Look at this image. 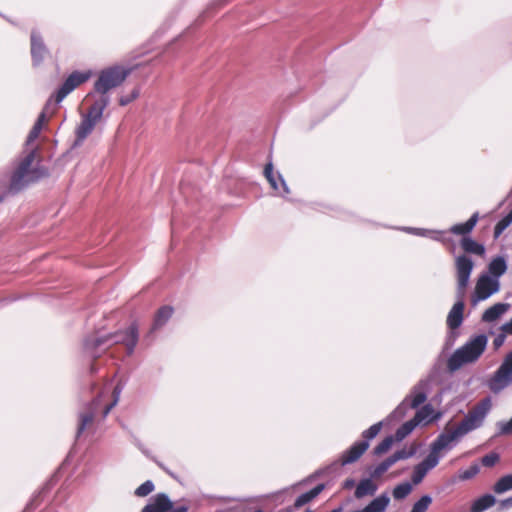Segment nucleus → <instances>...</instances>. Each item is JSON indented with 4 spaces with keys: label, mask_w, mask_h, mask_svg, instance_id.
<instances>
[{
    "label": "nucleus",
    "mask_w": 512,
    "mask_h": 512,
    "mask_svg": "<svg viewBox=\"0 0 512 512\" xmlns=\"http://www.w3.org/2000/svg\"><path fill=\"white\" fill-rule=\"evenodd\" d=\"M369 448L367 441H357L347 449L341 457V465L345 466L356 462Z\"/></svg>",
    "instance_id": "f3484780"
},
{
    "label": "nucleus",
    "mask_w": 512,
    "mask_h": 512,
    "mask_svg": "<svg viewBox=\"0 0 512 512\" xmlns=\"http://www.w3.org/2000/svg\"><path fill=\"white\" fill-rule=\"evenodd\" d=\"M128 76V71L124 68L114 66L104 69L100 72L98 79L94 83V89L87 97L93 101L107 100V106L110 103L108 92L120 86Z\"/></svg>",
    "instance_id": "7ed1b4c3"
},
{
    "label": "nucleus",
    "mask_w": 512,
    "mask_h": 512,
    "mask_svg": "<svg viewBox=\"0 0 512 512\" xmlns=\"http://www.w3.org/2000/svg\"><path fill=\"white\" fill-rule=\"evenodd\" d=\"M463 298L459 297V300L453 305L452 309L447 316V325L450 329H457L463 322V311H464Z\"/></svg>",
    "instance_id": "a211bd4d"
},
{
    "label": "nucleus",
    "mask_w": 512,
    "mask_h": 512,
    "mask_svg": "<svg viewBox=\"0 0 512 512\" xmlns=\"http://www.w3.org/2000/svg\"><path fill=\"white\" fill-rule=\"evenodd\" d=\"M382 428V422H378L370 426L367 430L363 431L362 441H367V443L370 442V440L374 439L380 432Z\"/></svg>",
    "instance_id": "4c0bfd02"
},
{
    "label": "nucleus",
    "mask_w": 512,
    "mask_h": 512,
    "mask_svg": "<svg viewBox=\"0 0 512 512\" xmlns=\"http://www.w3.org/2000/svg\"><path fill=\"white\" fill-rule=\"evenodd\" d=\"M305 512H313V511H312V510H310V509H307Z\"/></svg>",
    "instance_id": "680f3d73"
},
{
    "label": "nucleus",
    "mask_w": 512,
    "mask_h": 512,
    "mask_svg": "<svg viewBox=\"0 0 512 512\" xmlns=\"http://www.w3.org/2000/svg\"><path fill=\"white\" fill-rule=\"evenodd\" d=\"M480 471V467L478 464H472L468 469L462 471L459 474L460 480H469L475 477Z\"/></svg>",
    "instance_id": "37998d69"
},
{
    "label": "nucleus",
    "mask_w": 512,
    "mask_h": 512,
    "mask_svg": "<svg viewBox=\"0 0 512 512\" xmlns=\"http://www.w3.org/2000/svg\"><path fill=\"white\" fill-rule=\"evenodd\" d=\"M456 275H457V295L463 298L465 290L469 284L470 276L474 267V263L466 255H460L456 258Z\"/></svg>",
    "instance_id": "9b49d317"
},
{
    "label": "nucleus",
    "mask_w": 512,
    "mask_h": 512,
    "mask_svg": "<svg viewBox=\"0 0 512 512\" xmlns=\"http://www.w3.org/2000/svg\"><path fill=\"white\" fill-rule=\"evenodd\" d=\"M488 338L484 334H479L471 338L465 345L455 350L448 359V368L450 371H456L464 364L476 361L484 352L487 346Z\"/></svg>",
    "instance_id": "20e7f679"
},
{
    "label": "nucleus",
    "mask_w": 512,
    "mask_h": 512,
    "mask_svg": "<svg viewBox=\"0 0 512 512\" xmlns=\"http://www.w3.org/2000/svg\"><path fill=\"white\" fill-rule=\"evenodd\" d=\"M496 494H502L512 490V474L501 477L493 486Z\"/></svg>",
    "instance_id": "7c9ffc66"
},
{
    "label": "nucleus",
    "mask_w": 512,
    "mask_h": 512,
    "mask_svg": "<svg viewBox=\"0 0 512 512\" xmlns=\"http://www.w3.org/2000/svg\"><path fill=\"white\" fill-rule=\"evenodd\" d=\"M505 229H506L505 226H503L502 224L497 222V224L494 227V236L496 238L499 237L504 232Z\"/></svg>",
    "instance_id": "603ef678"
},
{
    "label": "nucleus",
    "mask_w": 512,
    "mask_h": 512,
    "mask_svg": "<svg viewBox=\"0 0 512 512\" xmlns=\"http://www.w3.org/2000/svg\"><path fill=\"white\" fill-rule=\"evenodd\" d=\"M154 489V483L151 480H147L144 483H142L138 488H136L134 493L138 497H145L149 495L151 492H153Z\"/></svg>",
    "instance_id": "58836bf2"
},
{
    "label": "nucleus",
    "mask_w": 512,
    "mask_h": 512,
    "mask_svg": "<svg viewBox=\"0 0 512 512\" xmlns=\"http://www.w3.org/2000/svg\"><path fill=\"white\" fill-rule=\"evenodd\" d=\"M120 392H121V389L119 388V386H116L113 390L114 400L111 403L107 404L103 408V413H102L103 418H106L108 416V414L110 413V411L112 410V408L117 404Z\"/></svg>",
    "instance_id": "c03bdc74"
},
{
    "label": "nucleus",
    "mask_w": 512,
    "mask_h": 512,
    "mask_svg": "<svg viewBox=\"0 0 512 512\" xmlns=\"http://www.w3.org/2000/svg\"><path fill=\"white\" fill-rule=\"evenodd\" d=\"M417 427V424L410 419L409 421L402 424L395 432L394 438L396 441H402L406 438L413 430Z\"/></svg>",
    "instance_id": "c85d7f7f"
},
{
    "label": "nucleus",
    "mask_w": 512,
    "mask_h": 512,
    "mask_svg": "<svg viewBox=\"0 0 512 512\" xmlns=\"http://www.w3.org/2000/svg\"><path fill=\"white\" fill-rule=\"evenodd\" d=\"M264 175L266 179L268 180L270 186L277 191L278 195L286 198L287 195L290 193L289 187L285 180L283 179L282 175L277 173L275 176L273 173V165L271 162L266 164L264 168Z\"/></svg>",
    "instance_id": "dca6fc26"
},
{
    "label": "nucleus",
    "mask_w": 512,
    "mask_h": 512,
    "mask_svg": "<svg viewBox=\"0 0 512 512\" xmlns=\"http://www.w3.org/2000/svg\"><path fill=\"white\" fill-rule=\"evenodd\" d=\"M102 395L100 392L94 399L86 405L84 411L79 413V424L76 431V438H79L85 429L90 426L102 405Z\"/></svg>",
    "instance_id": "ddd939ff"
},
{
    "label": "nucleus",
    "mask_w": 512,
    "mask_h": 512,
    "mask_svg": "<svg viewBox=\"0 0 512 512\" xmlns=\"http://www.w3.org/2000/svg\"><path fill=\"white\" fill-rule=\"evenodd\" d=\"M31 57L34 66H39L48 55L49 51L44 40L37 30L31 31Z\"/></svg>",
    "instance_id": "2eb2a0df"
},
{
    "label": "nucleus",
    "mask_w": 512,
    "mask_h": 512,
    "mask_svg": "<svg viewBox=\"0 0 512 512\" xmlns=\"http://www.w3.org/2000/svg\"><path fill=\"white\" fill-rule=\"evenodd\" d=\"M428 386L427 380H420L411 390V393L407 395L404 400L391 412L389 419L400 420L409 411V409H415L423 404L426 399V389Z\"/></svg>",
    "instance_id": "0eeeda50"
},
{
    "label": "nucleus",
    "mask_w": 512,
    "mask_h": 512,
    "mask_svg": "<svg viewBox=\"0 0 512 512\" xmlns=\"http://www.w3.org/2000/svg\"><path fill=\"white\" fill-rule=\"evenodd\" d=\"M216 512H236V508L231 507V508L224 509V510H217Z\"/></svg>",
    "instance_id": "6e6d98bb"
},
{
    "label": "nucleus",
    "mask_w": 512,
    "mask_h": 512,
    "mask_svg": "<svg viewBox=\"0 0 512 512\" xmlns=\"http://www.w3.org/2000/svg\"><path fill=\"white\" fill-rule=\"evenodd\" d=\"M107 100L93 101L87 112L82 115L80 124L75 129L74 146H80L92 133L97 123L101 120L107 107Z\"/></svg>",
    "instance_id": "39448f33"
},
{
    "label": "nucleus",
    "mask_w": 512,
    "mask_h": 512,
    "mask_svg": "<svg viewBox=\"0 0 512 512\" xmlns=\"http://www.w3.org/2000/svg\"><path fill=\"white\" fill-rule=\"evenodd\" d=\"M394 436L390 435L385 437L373 450L374 455L380 456L386 453L395 442Z\"/></svg>",
    "instance_id": "f704fd0d"
},
{
    "label": "nucleus",
    "mask_w": 512,
    "mask_h": 512,
    "mask_svg": "<svg viewBox=\"0 0 512 512\" xmlns=\"http://www.w3.org/2000/svg\"><path fill=\"white\" fill-rule=\"evenodd\" d=\"M35 155V149H31L20 159L10 178L9 193L16 194L30 183L37 181L41 176L46 175L44 170L31 168Z\"/></svg>",
    "instance_id": "f03ea898"
},
{
    "label": "nucleus",
    "mask_w": 512,
    "mask_h": 512,
    "mask_svg": "<svg viewBox=\"0 0 512 512\" xmlns=\"http://www.w3.org/2000/svg\"><path fill=\"white\" fill-rule=\"evenodd\" d=\"M91 77L90 71H74L72 72L59 87L54 94L56 103L62 102L67 95L74 91L81 84L85 83Z\"/></svg>",
    "instance_id": "9d476101"
},
{
    "label": "nucleus",
    "mask_w": 512,
    "mask_h": 512,
    "mask_svg": "<svg viewBox=\"0 0 512 512\" xmlns=\"http://www.w3.org/2000/svg\"><path fill=\"white\" fill-rule=\"evenodd\" d=\"M432 413L433 409L431 405H425L416 412L415 416L412 419L417 424V426L423 422L429 423L431 421V419L429 418Z\"/></svg>",
    "instance_id": "72a5a7b5"
},
{
    "label": "nucleus",
    "mask_w": 512,
    "mask_h": 512,
    "mask_svg": "<svg viewBox=\"0 0 512 512\" xmlns=\"http://www.w3.org/2000/svg\"><path fill=\"white\" fill-rule=\"evenodd\" d=\"M174 309L172 306L164 305L160 307L154 317L153 324L149 331V335L155 333L157 330L161 329L172 317Z\"/></svg>",
    "instance_id": "6ab92c4d"
},
{
    "label": "nucleus",
    "mask_w": 512,
    "mask_h": 512,
    "mask_svg": "<svg viewBox=\"0 0 512 512\" xmlns=\"http://www.w3.org/2000/svg\"><path fill=\"white\" fill-rule=\"evenodd\" d=\"M507 271V262L503 256H497L493 258L488 264V272H485L489 276L499 280V278Z\"/></svg>",
    "instance_id": "4be33fe9"
},
{
    "label": "nucleus",
    "mask_w": 512,
    "mask_h": 512,
    "mask_svg": "<svg viewBox=\"0 0 512 512\" xmlns=\"http://www.w3.org/2000/svg\"><path fill=\"white\" fill-rule=\"evenodd\" d=\"M427 473L428 471L424 467H422L420 464H417L413 469L412 483L414 485H418L422 482Z\"/></svg>",
    "instance_id": "a19ab883"
},
{
    "label": "nucleus",
    "mask_w": 512,
    "mask_h": 512,
    "mask_svg": "<svg viewBox=\"0 0 512 512\" xmlns=\"http://www.w3.org/2000/svg\"><path fill=\"white\" fill-rule=\"evenodd\" d=\"M479 219L478 212H475L465 223L455 224L450 228V232L456 235L466 236L476 226Z\"/></svg>",
    "instance_id": "5701e85b"
},
{
    "label": "nucleus",
    "mask_w": 512,
    "mask_h": 512,
    "mask_svg": "<svg viewBox=\"0 0 512 512\" xmlns=\"http://www.w3.org/2000/svg\"><path fill=\"white\" fill-rule=\"evenodd\" d=\"M390 503L387 493H382L374 498L367 506L357 512H384Z\"/></svg>",
    "instance_id": "412c9836"
},
{
    "label": "nucleus",
    "mask_w": 512,
    "mask_h": 512,
    "mask_svg": "<svg viewBox=\"0 0 512 512\" xmlns=\"http://www.w3.org/2000/svg\"><path fill=\"white\" fill-rule=\"evenodd\" d=\"M187 505L173 507V502L166 493L154 495L141 512H188Z\"/></svg>",
    "instance_id": "f8f14e48"
},
{
    "label": "nucleus",
    "mask_w": 512,
    "mask_h": 512,
    "mask_svg": "<svg viewBox=\"0 0 512 512\" xmlns=\"http://www.w3.org/2000/svg\"><path fill=\"white\" fill-rule=\"evenodd\" d=\"M330 512H342V507L335 508L331 510Z\"/></svg>",
    "instance_id": "bf43d9fd"
},
{
    "label": "nucleus",
    "mask_w": 512,
    "mask_h": 512,
    "mask_svg": "<svg viewBox=\"0 0 512 512\" xmlns=\"http://www.w3.org/2000/svg\"><path fill=\"white\" fill-rule=\"evenodd\" d=\"M512 507V496L508 497L504 500H501L499 503V510H506Z\"/></svg>",
    "instance_id": "09e8293b"
},
{
    "label": "nucleus",
    "mask_w": 512,
    "mask_h": 512,
    "mask_svg": "<svg viewBox=\"0 0 512 512\" xmlns=\"http://www.w3.org/2000/svg\"><path fill=\"white\" fill-rule=\"evenodd\" d=\"M499 461V455L497 453H489L482 457L481 463L485 467H493Z\"/></svg>",
    "instance_id": "a18cd8bd"
},
{
    "label": "nucleus",
    "mask_w": 512,
    "mask_h": 512,
    "mask_svg": "<svg viewBox=\"0 0 512 512\" xmlns=\"http://www.w3.org/2000/svg\"><path fill=\"white\" fill-rule=\"evenodd\" d=\"M509 307L510 305L508 303H496L484 311L481 320L486 323L494 322L500 318Z\"/></svg>",
    "instance_id": "aec40b11"
},
{
    "label": "nucleus",
    "mask_w": 512,
    "mask_h": 512,
    "mask_svg": "<svg viewBox=\"0 0 512 512\" xmlns=\"http://www.w3.org/2000/svg\"><path fill=\"white\" fill-rule=\"evenodd\" d=\"M506 334H507V333L502 332V333L498 334V335L494 338V340H493V346H494V348H495V349H498L499 347H501V346L504 344L505 339H506Z\"/></svg>",
    "instance_id": "de8ad7c7"
},
{
    "label": "nucleus",
    "mask_w": 512,
    "mask_h": 512,
    "mask_svg": "<svg viewBox=\"0 0 512 512\" xmlns=\"http://www.w3.org/2000/svg\"><path fill=\"white\" fill-rule=\"evenodd\" d=\"M496 498L492 494H484L473 501L471 512H484L494 506Z\"/></svg>",
    "instance_id": "393cba45"
},
{
    "label": "nucleus",
    "mask_w": 512,
    "mask_h": 512,
    "mask_svg": "<svg viewBox=\"0 0 512 512\" xmlns=\"http://www.w3.org/2000/svg\"><path fill=\"white\" fill-rule=\"evenodd\" d=\"M496 436L512 434V418L509 421H499L496 423Z\"/></svg>",
    "instance_id": "ea45409f"
},
{
    "label": "nucleus",
    "mask_w": 512,
    "mask_h": 512,
    "mask_svg": "<svg viewBox=\"0 0 512 512\" xmlns=\"http://www.w3.org/2000/svg\"><path fill=\"white\" fill-rule=\"evenodd\" d=\"M219 499H220L221 501H223V502L240 501V499H238V498H233V497H220Z\"/></svg>",
    "instance_id": "864d4df0"
},
{
    "label": "nucleus",
    "mask_w": 512,
    "mask_h": 512,
    "mask_svg": "<svg viewBox=\"0 0 512 512\" xmlns=\"http://www.w3.org/2000/svg\"><path fill=\"white\" fill-rule=\"evenodd\" d=\"M408 233L418 235V236H425L430 237L434 240L440 241L439 235H441L443 232L441 231H434V230H427L422 228H413V227H405L403 228Z\"/></svg>",
    "instance_id": "473e14b6"
},
{
    "label": "nucleus",
    "mask_w": 512,
    "mask_h": 512,
    "mask_svg": "<svg viewBox=\"0 0 512 512\" xmlns=\"http://www.w3.org/2000/svg\"><path fill=\"white\" fill-rule=\"evenodd\" d=\"M431 503L432 497L430 495H423L413 504L411 512H426Z\"/></svg>",
    "instance_id": "e433bc0d"
},
{
    "label": "nucleus",
    "mask_w": 512,
    "mask_h": 512,
    "mask_svg": "<svg viewBox=\"0 0 512 512\" xmlns=\"http://www.w3.org/2000/svg\"><path fill=\"white\" fill-rule=\"evenodd\" d=\"M415 454L414 449L406 450L405 448L397 450L391 455V458L393 459L394 463L400 461V460H406L408 458H411Z\"/></svg>",
    "instance_id": "79ce46f5"
},
{
    "label": "nucleus",
    "mask_w": 512,
    "mask_h": 512,
    "mask_svg": "<svg viewBox=\"0 0 512 512\" xmlns=\"http://www.w3.org/2000/svg\"><path fill=\"white\" fill-rule=\"evenodd\" d=\"M500 224L505 226L506 228L509 227V225L512 223V209L509 211L507 215H505L503 218H501L498 221Z\"/></svg>",
    "instance_id": "8fccbe9b"
},
{
    "label": "nucleus",
    "mask_w": 512,
    "mask_h": 512,
    "mask_svg": "<svg viewBox=\"0 0 512 512\" xmlns=\"http://www.w3.org/2000/svg\"><path fill=\"white\" fill-rule=\"evenodd\" d=\"M461 247L467 253L479 256H482L485 253V247L468 236H464L461 239Z\"/></svg>",
    "instance_id": "bb28decb"
},
{
    "label": "nucleus",
    "mask_w": 512,
    "mask_h": 512,
    "mask_svg": "<svg viewBox=\"0 0 512 512\" xmlns=\"http://www.w3.org/2000/svg\"><path fill=\"white\" fill-rule=\"evenodd\" d=\"M158 465H159V466H160V467H161V468H162V469H163V470H164L168 475H170V476H171V477H173V478H176V477H175V475H174V474H173L169 469H167L163 464L158 463Z\"/></svg>",
    "instance_id": "5fc2aeb1"
},
{
    "label": "nucleus",
    "mask_w": 512,
    "mask_h": 512,
    "mask_svg": "<svg viewBox=\"0 0 512 512\" xmlns=\"http://www.w3.org/2000/svg\"><path fill=\"white\" fill-rule=\"evenodd\" d=\"M440 459H441L440 452L439 451H435V448L432 445H430V452H429V454L419 464L422 467H424L427 471H429V470L435 468L438 465Z\"/></svg>",
    "instance_id": "cd10ccee"
},
{
    "label": "nucleus",
    "mask_w": 512,
    "mask_h": 512,
    "mask_svg": "<svg viewBox=\"0 0 512 512\" xmlns=\"http://www.w3.org/2000/svg\"><path fill=\"white\" fill-rule=\"evenodd\" d=\"M501 330L504 333L512 335V318L501 326Z\"/></svg>",
    "instance_id": "3c124183"
},
{
    "label": "nucleus",
    "mask_w": 512,
    "mask_h": 512,
    "mask_svg": "<svg viewBox=\"0 0 512 512\" xmlns=\"http://www.w3.org/2000/svg\"><path fill=\"white\" fill-rule=\"evenodd\" d=\"M500 290V281L482 273L476 282L474 292L471 296V302L476 305L480 301H484Z\"/></svg>",
    "instance_id": "1a4fd4ad"
},
{
    "label": "nucleus",
    "mask_w": 512,
    "mask_h": 512,
    "mask_svg": "<svg viewBox=\"0 0 512 512\" xmlns=\"http://www.w3.org/2000/svg\"><path fill=\"white\" fill-rule=\"evenodd\" d=\"M412 484L409 482H403L396 485L392 491L393 498L395 500H402L406 498L412 491Z\"/></svg>",
    "instance_id": "2f4dec72"
},
{
    "label": "nucleus",
    "mask_w": 512,
    "mask_h": 512,
    "mask_svg": "<svg viewBox=\"0 0 512 512\" xmlns=\"http://www.w3.org/2000/svg\"><path fill=\"white\" fill-rule=\"evenodd\" d=\"M96 370H97L96 366L94 364H92L91 367H90L91 373L96 372Z\"/></svg>",
    "instance_id": "13d9d810"
},
{
    "label": "nucleus",
    "mask_w": 512,
    "mask_h": 512,
    "mask_svg": "<svg viewBox=\"0 0 512 512\" xmlns=\"http://www.w3.org/2000/svg\"><path fill=\"white\" fill-rule=\"evenodd\" d=\"M139 340V328L136 322L131 323L126 329L118 330L105 336H91L84 340L85 352L92 358H98L109 347L122 344L127 354L132 355Z\"/></svg>",
    "instance_id": "f257e3e1"
},
{
    "label": "nucleus",
    "mask_w": 512,
    "mask_h": 512,
    "mask_svg": "<svg viewBox=\"0 0 512 512\" xmlns=\"http://www.w3.org/2000/svg\"><path fill=\"white\" fill-rule=\"evenodd\" d=\"M377 488V485L370 478L362 479L358 483L354 495L357 499H361L367 495H373Z\"/></svg>",
    "instance_id": "b1692460"
},
{
    "label": "nucleus",
    "mask_w": 512,
    "mask_h": 512,
    "mask_svg": "<svg viewBox=\"0 0 512 512\" xmlns=\"http://www.w3.org/2000/svg\"><path fill=\"white\" fill-rule=\"evenodd\" d=\"M44 121H45V113L42 112L38 116L36 122L34 123L32 129L30 130V132L28 134V137L26 140V145H29L30 143H32L33 141H35L38 138V136L42 130Z\"/></svg>",
    "instance_id": "c756f323"
},
{
    "label": "nucleus",
    "mask_w": 512,
    "mask_h": 512,
    "mask_svg": "<svg viewBox=\"0 0 512 512\" xmlns=\"http://www.w3.org/2000/svg\"><path fill=\"white\" fill-rule=\"evenodd\" d=\"M325 489L324 484H318L313 489L298 496L294 502L295 508H300L316 498Z\"/></svg>",
    "instance_id": "a878e982"
},
{
    "label": "nucleus",
    "mask_w": 512,
    "mask_h": 512,
    "mask_svg": "<svg viewBox=\"0 0 512 512\" xmlns=\"http://www.w3.org/2000/svg\"><path fill=\"white\" fill-rule=\"evenodd\" d=\"M394 464L395 463H394L393 459L391 458V456H389L388 458H386L384 461H382L380 464H378L373 469V471L371 472V477H373V478L380 477Z\"/></svg>",
    "instance_id": "c9c22d12"
},
{
    "label": "nucleus",
    "mask_w": 512,
    "mask_h": 512,
    "mask_svg": "<svg viewBox=\"0 0 512 512\" xmlns=\"http://www.w3.org/2000/svg\"><path fill=\"white\" fill-rule=\"evenodd\" d=\"M5 199V194L0 195V202H2Z\"/></svg>",
    "instance_id": "052dcab7"
},
{
    "label": "nucleus",
    "mask_w": 512,
    "mask_h": 512,
    "mask_svg": "<svg viewBox=\"0 0 512 512\" xmlns=\"http://www.w3.org/2000/svg\"><path fill=\"white\" fill-rule=\"evenodd\" d=\"M139 96V91L137 89H134L130 95L128 96H122L119 99V104L121 106H126L130 102H132L134 99H136Z\"/></svg>",
    "instance_id": "49530a36"
},
{
    "label": "nucleus",
    "mask_w": 512,
    "mask_h": 512,
    "mask_svg": "<svg viewBox=\"0 0 512 512\" xmlns=\"http://www.w3.org/2000/svg\"><path fill=\"white\" fill-rule=\"evenodd\" d=\"M512 384V351L503 359L494 374L488 379L487 386L494 394H499Z\"/></svg>",
    "instance_id": "6e6552de"
},
{
    "label": "nucleus",
    "mask_w": 512,
    "mask_h": 512,
    "mask_svg": "<svg viewBox=\"0 0 512 512\" xmlns=\"http://www.w3.org/2000/svg\"><path fill=\"white\" fill-rule=\"evenodd\" d=\"M352 512H357V511L355 510V511H352Z\"/></svg>",
    "instance_id": "e2e57ef3"
},
{
    "label": "nucleus",
    "mask_w": 512,
    "mask_h": 512,
    "mask_svg": "<svg viewBox=\"0 0 512 512\" xmlns=\"http://www.w3.org/2000/svg\"><path fill=\"white\" fill-rule=\"evenodd\" d=\"M492 408L490 397L480 400L474 405L464 418L456 426L459 431L465 436L468 433L480 428Z\"/></svg>",
    "instance_id": "423d86ee"
},
{
    "label": "nucleus",
    "mask_w": 512,
    "mask_h": 512,
    "mask_svg": "<svg viewBox=\"0 0 512 512\" xmlns=\"http://www.w3.org/2000/svg\"><path fill=\"white\" fill-rule=\"evenodd\" d=\"M464 437L457 427L440 433L431 443L435 451H450Z\"/></svg>",
    "instance_id": "4468645a"
},
{
    "label": "nucleus",
    "mask_w": 512,
    "mask_h": 512,
    "mask_svg": "<svg viewBox=\"0 0 512 512\" xmlns=\"http://www.w3.org/2000/svg\"><path fill=\"white\" fill-rule=\"evenodd\" d=\"M353 485V480H347L345 482V487H349V486H352Z\"/></svg>",
    "instance_id": "4d7b16f0"
}]
</instances>
